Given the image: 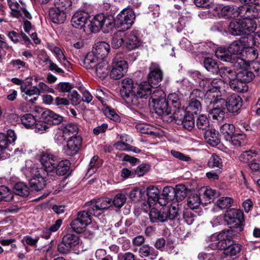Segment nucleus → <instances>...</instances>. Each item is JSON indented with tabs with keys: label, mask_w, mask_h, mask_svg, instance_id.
<instances>
[{
	"label": "nucleus",
	"mask_w": 260,
	"mask_h": 260,
	"mask_svg": "<svg viewBox=\"0 0 260 260\" xmlns=\"http://www.w3.org/2000/svg\"><path fill=\"white\" fill-rule=\"evenodd\" d=\"M151 91V85L146 82L138 84L129 78H124L122 81L120 94L129 105L141 106L144 100L150 96Z\"/></svg>",
	"instance_id": "1"
},
{
	"label": "nucleus",
	"mask_w": 260,
	"mask_h": 260,
	"mask_svg": "<svg viewBox=\"0 0 260 260\" xmlns=\"http://www.w3.org/2000/svg\"><path fill=\"white\" fill-rule=\"evenodd\" d=\"M224 221L230 228L228 230H231L237 236L244 230V214L240 210L231 209L226 211L224 214Z\"/></svg>",
	"instance_id": "2"
},
{
	"label": "nucleus",
	"mask_w": 260,
	"mask_h": 260,
	"mask_svg": "<svg viewBox=\"0 0 260 260\" xmlns=\"http://www.w3.org/2000/svg\"><path fill=\"white\" fill-rule=\"evenodd\" d=\"M255 21L238 19L232 21L229 26V33L233 36L248 35L256 29Z\"/></svg>",
	"instance_id": "3"
},
{
	"label": "nucleus",
	"mask_w": 260,
	"mask_h": 260,
	"mask_svg": "<svg viewBox=\"0 0 260 260\" xmlns=\"http://www.w3.org/2000/svg\"><path fill=\"white\" fill-rule=\"evenodd\" d=\"M153 107L155 112L161 117L164 121L170 123L175 120L176 121L179 119V115L176 112H171L168 101L166 99L153 103Z\"/></svg>",
	"instance_id": "4"
},
{
	"label": "nucleus",
	"mask_w": 260,
	"mask_h": 260,
	"mask_svg": "<svg viewBox=\"0 0 260 260\" xmlns=\"http://www.w3.org/2000/svg\"><path fill=\"white\" fill-rule=\"evenodd\" d=\"M128 64L121 54H117L114 58L112 62V69L110 72L111 78L118 80L122 77L127 72Z\"/></svg>",
	"instance_id": "5"
},
{
	"label": "nucleus",
	"mask_w": 260,
	"mask_h": 260,
	"mask_svg": "<svg viewBox=\"0 0 260 260\" xmlns=\"http://www.w3.org/2000/svg\"><path fill=\"white\" fill-rule=\"evenodd\" d=\"M48 173L43 169L33 170L29 185L32 190L39 191L43 189L47 184Z\"/></svg>",
	"instance_id": "6"
},
{
	"label": "nucleus",
	"mask_w": 260,
	"mask_h": 260,
	"mask_svg": "<svg viewBox=\"0 0 260 260\" xmlns=\"http://www.w3.org/2000/svg\"><path fill=\"white\" fill-rule=\"evenodd\" d=\"M204 92L198 89H195L191 92L189 96L188 106L186 107L187 113L193 114L200 113L202 110L201 100Z\"/></svg>",
	"instance_id": "7"
},
{
	"label": "nucleus",
	"mask_w": 260,
	"mask_h": 260,
	"mask_svg": "<svg viewBox=\"0 0 260 260\" xmlns=\"http://www.w3.org/2000/svg\"><path fill=\"white\" fill-rule=\"evenodd\" d=\"M89 206V212L93 216H99L103 211L107 209L112 205V200L109 198H99L96 200H92L86 204Z\"/></svg>",
	"instance_id": "8"
},
{
	"label": "nucleus",
	"mask_w": 260,
	"mask_h": 260,
	"mask_svg": "<svg viewBox=\"0 0 260 260\" xmlns=\"http://www.w3.org/2000/svg\"><path fill=\"white\" fill-rule=\"evenodd\" d=\"M237 236L231 230H223L216 236L217 241L215 243V245L218 249L223 250L224 252L230 246L232 239Z\"/></svg>",
	"instance_id": "9"
},
{
	"label": "nucleus",
	"mask_w": 260,
	"mask_h": 260,
	"mask_svg": "<svg viewBox=\"0 0 260 260\" xmlns=\"http://www.w3.org/2000/svg\"><path fill=\"white\" fill-rule=\"evenodd\" d=\"M163 78V72L159 66L155 62L151 63L148 75V83L151 87H157L160 85Z\"/></svg>",
	"instance_id": "10"
},
{
	"label": "nucleus",
	"mask_w": 260,
	"mask_h": 260,
	"mask_svg": "<svg viewBox=\"0 0 260 260\" xmlns=\"http://www.w3.org/2000/svg\"><path fill=\"white\" fill-rule=\"evenodd\" d=\"M89 15L84 11L76 12L72 16L71 23L75 28L86 31Z\"/></svg>",
	"instance_id": "11"
},
{
	"label": "nucleus",
	"mask_w": 260,
	"mask_h": 260,
	"mask_svg": "<svg viewBox=\"0 0 260 260\" xmlns=\"http://www.w3.org/2000/svg\"><path fill=\"white\" fill-rule=\"evenodd\" d=\"M135 18V15L134 11L132 9L128 8L121 11L117 16L115 21L121 26L126 25V26L125 28L127 29L133 23Z\"/></svg>",
	"instance_id": "12"
},
{
	"label": "nucleus",
	"mask_w": 260,
	"mask_h": 260,
	"mask_svg": "<svg viewBox=\"0 0 260 260\" xmlns=\"http://www.w3.org/2000/svg\"><path fill=\"white\" fill-rule=\"evenodd\" d=\"M236 11L233 7L230 6H223L220 4H213L210 12L214 16L218 17H232V15Z\"/></svg>",
	"instance_id": "13"
},
{
	"label": "nucleus",
	"mask_w": 260,
	"mask_h": 260,
	"mask_svg": "<svg viewBox=\"0 0 260 260\" xmlns=\"http://www.w3.org/2000/svg\"><path fill=\"white\" fill-rule=\"evenodd\" d=\"M40 161L42 165V167L40 169H44L47 173L55 170L57 158L52 154L47 152L43 153L40 156Z\"/></svg>",
	"instance_id": "14"
},
{
	"label": "nucleus",
	"mask_w": 260,
	"mask_h": 260,
	"mask_svg": "<svg viewBox=\"0 0 260 260\" xmlns=\"http://www.w3.org/2000/svg\"><path fill=\"white\" fill-rule=\"evenodd\" d=\"M81 144L82 138L80 136H71L64 148L65 153L70 156L75 155L78 152Z\"/></svg>",
	"instance_id": "15"
},
{
	"label": "nucleus",
	"mask_w": 260,
	"mask_h": 260,
	"mask_svg": "<svg viewBox=\"0 0 260 260\" xmlns=\"http://www.w3.org/2000/svg\"><path fill=\"white\" fill-rule=\"evenodd\" d=\"M243 101L242 98L237 94H232L226 100V107L229 112H238L242 107Z\"/></svg>",
	"instance_id": "16"
},
{
	"label": "nucleus",
	"mask_w": 260,
	"mask_h": 260,
	"mask_svg": "<svg viewBox=\"0 0 260 260\" xmlns=\"http://www.w3.org/2000/svg\"><path fill=\"white\" fill-rule=\"evenodd\" d=\"M125 44L128 50L138 48L141 45V41L137 31L133 30L125 35Z\"/></svg>",
	"instance_id": "17"
},
{
	"label": "nucleus",
	"mask_w": 260,
	"mask_h": 260,
	"mask_svg": "<svg viewBox=\"0 0 260 260\" xmlns=\"http://www.w3.org/2000/svg\"><path fill=\"white\" fill-rule=\"evenodd\" d=\"M138 254L140 257H148L150 260L156 259L158 252L148 244H143L139 248Z\"/></svg>",
	"instance_id": "18"
},
{
	"label": "nucleus",
	"mask_w": 260,
	"mask_h": 260,
	"mask_svg": "<svg viewBox=\"0 0 260 260\" xmlns=\"http://www.w3.org/2000/svg\"><path fill=\"white\" fill-rule=\"evenodd\" d=\"M205 103L209 106H214L216 104L224 102V100L220 98L219 93L217 91H214L213 89H209L204 93Z\"/></svg>",
	"instance_id": "19"
},
{
	"label": "nucleus",
	"mask_w": 260,
	"mask_h": 260,
	"mask_svg": "<svg viewBox=\"0 0 260 260\" xmlns=\"http://www.w3.org/2000/svg\"><path fill=\"white\" fill-rule=\"evenodd\" d=\"M103 20V14L95 15L91 20L88 21L86 31H90L92 32H98L103 26V23H102Z\"/></svg>",
	"instance_id": "20"
},
{
	"label": "nucleus",
	"mask_w": 260,
	"mask_h": 260,
	"mask_svg": "<svg viewBox=\"0 0 260 260\" xmlns=\"http://www.w3.org/2000/svg\"><path fill=\"white\" fill-rule=\"evenodd\" d=\"M91 73L97 78L104 79L109 73V65L105 61L99 62L91 71Z\"/></svg>",
	"instance_id": "21"
},
{
	"label": "nucleus",
	"mask_w": 260,
	"mask_h": 260,
	"mask_svg": "<svg viewBox=\"0 0 260 260\" xmlns=\"http://www.w3.org/2000/svg\"><path fill=\"white\" fill-rule=\"evenodd\" d=\"M184 113L185 112L180 113V116H179V119H177L176 121L175 120L173 121V122L178 123V120L181 121L183 127L186 130L191 131L194 128L195 126L194 117L193 115L186 112V113L184 114L183 117L182 118V114Z\"/></svg>",
	"instance_id": "22"
},
{
	"label": "nucleus",
	"mask_w": 260,
	"mask_h": 260,
	"mask_svg": "<svg viewBox=\"0 0 260 260\" xmlns=\"http://www.w3.org/2000/svg\"><path fill=\"white\" fill-rule=\"evenodd\" d=\"M100 58L92 51L87 54L82 61V66L87 70L91 71L99 62Z\"/></svg>",
	"instance_id": "23"
},
{
	"label": "nucleus",
	"mask_w": 260,
	"mask_h": 260,
	"mask_svg": "<svg viewBox=\"0 0 260 260\" xmlns=\"http://www.w3.org/2000/svg\"><path fill=\"white\" fill-rule=\"evenodd\" d=\"M166 221L179 220L180 216L178 204H173L170 207L164 208Z\"/></svg>",
	"instance_id": "24"
},
{
	"label": "nucleus",
	"mask_w": 260,
	"mask_h": 260,
	"mask_svg": "<svg viewBox=\"0 0 260 260\" xmlns=\"http://www.w3.org/2000/svg\"><path fill=\"white\" fill-rule=\"evenodd\" d=\"M67 13L62 10L54 8L50 10L49 17L53 23H63L66 19Z\"/></svg>",
	"instance_id": "25"
},
{
	"label": "nucleus",
	"mask_w": 260,
	"mask_h": 260,
	"mask_svg": "<svg viewBox=\"0 0 260 260\" xmlns=\"http://www.w3.org/2000/svg\"><path fill=\"white\" fill-rule=\"evenodd\" d=\"M42 116L48 123L52 125L59 124L63 121L62 116L49 110L44 111L42 113Z\"/></svg>",
	"instance_id": "26"
},
{
	"label": "nucleus",
	"mask_w": 260,
	"mask_h": 260,
	"mask_svg": "<svg viewBox=\"0 0 260 260\" xmlns=\"http://www.w3.org/2000/svg\"><path fill=\"white\" fill-rule=\"evenodd\" d=\"M204 138L206 141L210 145L214 146L220 142L219 134L214 129H209L204 132Z\"/></svg>",
	"instance_id": "27"
},
{
	"label": "nucleus",
	"mask_w": 260,
	"mask_h": 260,
	"mask_svg": "<svg viewBox=\"0 0 260 260\" xmlns=\"http://www.w3.org/2000/svg\"><path fill=\"white\" fill-rule=\"evenodd\" d=\"M149 217L151 221L153 223L164 222L166 221L164 208L159 210L156 208H152L149 212Z\"/></svg>",
	"instance_id": "28"
},
{
	"label": "nucleus",
	"mask_w": 260,
	"mask_h": 260,
	"mask_svg": "<svg viewBox=\"0 0 260 260\" xmlns=\"http://www.w3.org/2000/svg\"><path fill=\"white\" fill-rule=\"evenodd\" d=\"M229 85L232 90L237 92H244L248 90L247 84L237 77L229 81Z\"/></svg>",
	"instance_id": "29"
},
{
	"label": "nucleus",
	"mask_w": 260,
	"mask_h": 260,
	"mask_svg": "<svg viewBox=\"0 0 260 260\" xmlns=\"http://www.w3.org/2000/svg\"><path fill=\"white\" fill-rule=\"evenodd\" d=\"M110 51V45L105 42H99L96 43L93 52L101 59L105 57Z\"/></svg>",
	"instance_id": "30"
},
{
	"label": "nucleus",
	"mask_w": 260,
	"mask_h": 260,
	"mask_svg": "<svg viewBox=\"0 0 260 260\" xmlns=\"http://www.w3.org/2000/svg\"><path fill=\"white\" fill-rule=\"evenodd\" d=\"M148 196L147 203L150 207L156 203L159 199V190L153 186H149L147 189Z\"/></svg>",
	"instance_id": "31"
},
{
	"label": "nucleus",
	"mask_w": 260,
	"mask_h": 260,
	"mask_svg": "<svg viewBox=\"0 0 260 260\" xmlns=\"http://www.w3.org/2000/svg\"><path fill=\"white\" fill-rule=\"evenodd\" d=\"M168 103L170 102L172 106L177 109L175 112H176L178 114L180 113H184V111L181 107V101L180 95L176 92L171 93L168 95Z\"/></svg>",
	"instance_id": "32"
},
{
	"label": "nucleus",
	"mask_w": 260,
	"mask_h": 260,
	"mask_svg": "<svg viewBox=\"0 0 260 260\" xmlns=\"http://www.w3.org/2000/svg\"><path fill=\"white\" fill-rule=\"evenodd\" d=\"M239 15L242 18V20L244 21L247 20L255 21L253 19L255 17L253 9L248 6H244L241 7L239 10Z\"/></svg>",
	"instance_id": "33"
},
{
	"label": "nucleus",
	"mask_w": 260,
	"mask_h": 260,
	"mask_svg": "<svg viewBox=\"0 0 260 260\" xmlns=\"http://www.w3.org/2000/svg\"><path fill=\"white\" fill-rule=\"evenodd\" d=\"M48 47L49 49L54 54L58 61L64 66L67 67V64L69 63V62L67 60L62 50L59 47L53 45H49Z\"/></svg>",
	"instance_id": "34"
},
{
	"label": "nucleus",
	"mask_w": 260,
	"mask_h": 260,
	"mask_svg": "<svg viewBox=\"0 0 260 260\" xmlns=\"http://www.w3.org/2000/svg\"><path fill=\"white\" fill-rule=\"evenodd\" d=\"M125 37V34L124 31L118 30L115 32L111 39V46L113 48L117 49L124 43V38Z\"/></svg>",
	"instance_id": "35"
},
{
	"label": "nucleus",
	"mask_w": 260,
	"mask_h": 260,
	"mask_svg": "<svg viewBox=\"0 0 260 260\" xmlns=\"http://www.w3.org/2000/svg\"><path fill=\"white\" fill-rule=\"evenodd\" d=\"M235 128L233 124H223L220 127V132L226 141H230L231 137L235 134Z\"/></svg>",
	"instance_id": "36"
},
{
	"label": "nucleus",
	"mask_w": 260,
	"mask_h": 260,
	"mask_svg": "<svg viewBox=\"0 0 260 260\" xmlns=\"http://www.w3.org/2000/svg\"><path fill=\"white\" fill-rule=\"evenodd\" d=\"M59 129L62 132L67 138L71 136H77L78 127L76 124L69 123L66 125L61 126Z\"/></svg>",
	"instance_id": "37"
},
{
	"label": "nucleus",
	"mask_w": 260,
	"mask_h": 260,
	"mask_svg": "<svg viewBox=\"0 0 260 260\" xmlns=\"http://www.w3.org/2000/svg\"><path fill=\"white\" fill-rule=\"evenodd\" d=\"M229 51L233 56L242 53L245 48L244 44L240 40L233 42L228 47Z\"/></svg>",
	"instance_id": "38"
},
{
	"label": "nucleus",
	"mask_w": 260,
	"mask_h": 260,
	"mask_svg": "<svg viewBox=\"0 0 260 260\" xmlns=\"http://www.w3.org/2000/svg\"><path fill=\"white\" fill-rule=\"evenodd\" d=\"M204 66L208 71L213 74H217L220 70L216 61L210 57L204 59Z\"/></svg>",
	"instance_id": "39"
},
{
	"label": "nucleus",
	"mask_w": 260,
	"mask_h": 260,
	"mask_svg": "<svg viewBox=\"0 0 260 260\" xmlns=\"http://www.w3.org/2000/svg\"><path fill=\"white\" fill-rule=\"evenodd\" d=\"M175 198L177 202L182 201L187 196L188 189L184 184H178L175 188Z\"/></svg>",
	"instance_id": "40"
},
{
	"label": "nucleus",
	"mask_w": 260,
	"mask_h": 260,
	"mask_svg": "<svg viewBox=\"0 0 260 260\" xmlns=\"http://www.w3.org/2000/svg\"><path fill=\"white\" fill-rule=\"evenodd\" d=\"M196 126L199 129L204 132L208 130L210 122L207 116L204 114L199 115L196 120Z\"/></svg>",
	"instance_id": "41"
},
{
	"label": "nucleus",
	"mask_w": 260,
	"mask_h": 260,
	"mask_svg": "<svg viewBox=\"0 0 260 260\" xmlns=\"http://www.w3.org/2000/svg\"><path fill=\"white\" fill-rule=\"evenodd\" d=\"M201 191H203V198L209 203L219 196L218 191L211 188H202Z\"/></svg>",
	"instance_id": "42"
},
{
	"label": "nucleus",
	"mask_w": 260,
	"mask_h": 260,
	"mask_svg": "<svg viewBox=\"0 0 260 260\" xmlns=\"http://www.w3.org/2000/svg\"><path fill=\"white\" fill-rule=\"evenodd\" d=\"M246 135L243 134H234L230 139V142L236 146H242L247 143Z\"/></svg>",
	"instance_id": "43"
},
{
	"label": "nucleus",
	"mask_w": 260,
	"mask_h": 260,
	"mask_svg": "<svg viewBox=\"0 0 260 260\" xmlns=\"http://www.w3.org/2000/svg\"><path fill=\"white\" fill-rule=\"evenodd\" d=\"M15 194L22 197H27L29 194L28 186L23 182H18L14 187Z\"/></svg>",
	"instance_id": "44"
},
{
	"label": "nucleus",
	"mask_w": 260,
	"mask_h": 260,
	"mask_svg": "<svg viewBox=\"0 0 260 260\" xmlns=\"http://www.w3.org/2000/svg\"><path fill=\"white\" fill-rule=\"evenodd\" d=\"M215 55L219 59L223 61H228L231 59L232 55L229 51V48L226 49L224 47H219L215 51Z\"/></svg>",
	"instance_id": "45"
},
{
	"label": "nucleus",
	"mask_w": 260,
	"mask_h": 260,
	"mask_svg": "<svg viewBox=\"0 0 260 260\" xmlns=\"http://www.w3.org/2000/svg\"><path fill=\"white\" fill-rule=\"evenodd\" d=\"M20 90L24 94L22 96L25 100H28V97L34 95H40L39 91L37 86H33L32 88H28L26 85H21Z\"/></svg>",
	"instance_id": "46"
},
{
	"label": "nucleus",
	"mask_w": 260,
	"mask_h": 260,
	"mask_svg": "<svg viewBox=\"0 0 260 260\" xmlns=\"http://www.w3.org/2000/svg\"><path fill=\"white\" fill-rule=\"evenodd\" d=\"M70 165V162L67 159L59 161L55 168L56 174L59 176L65 175L69 170Z\"/></svg>",
	"instance_id": "47"
},
{
	"label": "nucleus",
	"mask_w": 260,
	"mask_h": 260,
	"mask_svg": "<svg viewBox=\"0 0 260 260\" xmlns=\"http://www.w3.org/2000/svg\"><path fill=\"white\" fill-rule=\"evenodd\" d=\"M102 21V23H103L102 28L104 32H109L115 26V20L111 15L105 17L104 15V20Z\"/></svg>",
	"instance_id": "48"
},
{
	"label": "nucleus",
	"mask_w": 260,
	"mask_h": 260,
	"mask_svg": "<svg viewBox=\"0 0 260 260\" xmlns=\"http://www.w3.org/2000/svg\"><path fill=\"white\" fill-rule=\"evenodd\" d=\"M218 73L222 78L228 79L229 81H231L237 76V73L235 71L227 67L220 68Z\"/></svg>",
	"instance_id": "49"
},
{
	"label": "nucleus",
	"mask_w": 260,
	"mask_h": 260,
	"mask_svg": "<svg viewBox=\"0 0 260 260\" xmlns=\"http://www.w3.org/2000/svg\"><path fill=\"white\" fill-rule=\"evenodd\" d=\"M254 74L251 71L247 70H242L237 73V77L245 84L251 81L254 77Z\"/></svg>",
	"instance_id": "50"
},
{
	"label": "nucleus",
	"mask_w": 260,
	"mask_h": 260,
	"mask_svg": "<svg viewBox=\"0 0 260 260\" xmlns=\"http://www.w3.org/2000/svg\"><path fill=\"white\" fill-rule=\"evenodd\" d=\"M257 155V153L255 151L250 150L242 152L239 156V159L241 161L249 164L254 160V158Z\"/></svg>",
	"instance_id": "51"
},
{
	"label": "nucleus",
	"mask_w": 260,
	"mask_h": 260,
	"mask_svg": "<svg viewBox=\"0 0 260 260\" xmlns=\"http://www.w3.org/2000/svg\"><path fill=\"white\" fill-rule=\"evenodd\" d=\"M54 3V8L66 12H69L71 9V0H55Z\"/></svg>",
	"instance_id": "52"
},
{
	"label": "nucleus",
	"mask_w": 260,
	"mask_h": 260,
	"mask_svg": "<svg viewBox=\"0 0 260 260\" xmlns=\"http://www.w3.org/2000/svg\"><path fill=\"white\" fill-rule=\"evenodd\" d=\"M201 203L200 197L197 193L190 194L187 199V206L191 209L198 208Z\"/></svg>",
	"instance_id": "53"
},
{
	"label": "nucleus",
	"mask_w": 260,
	"mask_h": 260,
	"mask_svg": "<svg viewBox=\"0 0 260 260\" xmlns=\"http://www.w3.org/2000/svg\"><path fill=\"white\" fill-rule=\"evenodd\" d=\"M13 197V193L7 187L0 186V202H10Z\"/></svg>",
	"instance_id": "54"
},
{
	"label": "nucleus",
	"mask_w": 260,
	"mask_h": 260,
	"mask_svg": "<svg viewBox=\"0 0 260 260\" xmlns=\"http://www.w3.org/2000/svg\"><path fill=\"white\" fill-rule=\"evenodd\" d=\"M8 4L12 11V16L19 18L21 17V8L19 9V4L14 0H8Z\"/></svg>",
	"instance_id": "55"
},
{
	"label": "nucleus",
	"mask_w": 260,
	"mask_h": 260,
	"mask_svg": "<svg viewBox=\"0 0 260 260\" xmlns=\"http://www.w3.org/2000/svg\"><path fill=\"white\" fill-rule=\"evenodd\" d=\"M22 124L26 128L32 126L36 122L35 117L31 114H25L21 117Z\"/></svg>",
	"instance_id": "56"
},
{
	"label": "nucleus",
	"mask_w": 260,
	"mask_h": 260,
	"mask_svg": "<svg viewBox=\"0 0 260 260\" xmlns=\"http://www.w3.org/2000/svg\"><path fill=\"white\" fill-rule=\"evenodd\" d=\"M63 242L70 246V248L76 246L79 243L78 237L73 234H67L62 238Z\"/></svg>",
	"instance_id": "57"
},
{
	"label": "nucleus",
	"mask_w": 260,
	"mask_h": 260,
	"mask_svg": "<svg viewBox=\"0 0 260 260\" xmlns=\"http://www.w3.org/2000/svg\"><path fill=\"white\" fill-rule=\"evenodd\" d=\"M92 215H93V214L90 213L89 208L87 211H82L79 212L76 218L87 225L91 222Z\"/></svg>",
	"instance_id": "58"
},
{
	"label": "nucleus",
	"mask_w": 260,
	"mask_h": 260,
	"mask_svg": "<svg viewBox=\"0 0 260 260\" xmlns=\"http://www.w3.org/2000/svg\"><path fill=\"white\" fill-rule=\"evenodd\" d=\"M229 62H230L236 69H243L247 66L245 61L238 56V55H233Z\"/></svg>",
	"instance_id": "59"
},
{
	"label": "nucleus",
	"mask_w": 260,
	"mask_h": 260,
	"mask_svg": "<svg viewBox=\"0 0 260 260\" xmlns=\"http://www.w3.org/2000/svg\"><path fill=\"white\" fill-rule=\"evenodd\" d=\"M208 166L211 168H218L220 169L223 166L222 161L218 155L213 154L208 160Z\"/></svg>",
	"instance_id": "60"
},
{
	"label": "nucleus",
	"mask_w": 260,
	"mask_h": 260,
	"mask_svg": "<svg viewBox=\"0 0 260 260\" xmlns=\"http://www.w3.org/2000/svg\"><path fill=\"white\" fill-rule=\"evenodd\" d=\"M115 148L119 150L132 151L135 152H140V150L136 147L124 142L118 141L114 144Z\"/></svg>",
	"instance_id": "61"
},
{
	"label": "nucleus",
	"mask_w": 260,
	"mask_h": 260,
	"mask_svg": "<svg viewBox=\"0 0 260 260\" xmlns=\"http://www.w3.org/2000/svg\"><path fill=\"white\" fill-rule=\"evenodd\" d=\"M150 96L153 103L166 99L165 92L160 89H155L153 92H151Z\"/></svg>",
	"instance_id": "62"
},
{
	"label": "nucleus",
	"mask_w": 260,
	"mask_h": 260,
	"mask_svg": "<svg viewBox=\"0 0 260 260\" xmlns=\"http://www.w3.org/2000/svg\"><path fill=\"white\" fill-rule=\"evenodd\" d=\"M233 203V200L229 197H221L216 202L217 206L221 209L230 207Z\"/></svg>",
	"instance_id": "63"
},
{
	"label": "nucleus",
	"mask_w": 260,
	"mask_h": 260,
	"mask_svg": "<svg viewBox=\"0 0 260 260\" xmlns=\"http://www.w3.org/2000/svg\"><path fill=\"white\" fill-rule=\"evenodd\" d=\"M73 230L77 233H81L84 231V228L87 226L86 224L76 218L70 224Z\"/></svg>",
	"instance_id": "64"
}]
</instances>
